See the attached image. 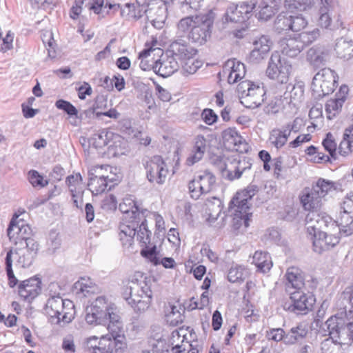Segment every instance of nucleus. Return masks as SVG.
I'll return each mask as SVG.
<instances>
[{
    "label": "nucleus",
    "mask_w": 353,
    "mask_h": 353,
    "mask_svg": "<svg viewBox=\"0 0 353 353\" xmlns=\"http://www.w3.org/2000/svg\"><path fill=\"white\" fill-rule=\"evenodd\" d=\"M152 299V292L150 294L142 296L141 299L136 301L135 304L131 305L134 311L137 313H142L147 310L150 305Z\"/></svg>",
    "instance_id": "54"
},
{
    "label": "nucleus",
    "mask_w": 353,
    "mask_h": 353,
    "mask_svg": "<svg viewBox=\"0 0 353 353\" xmlns=\"http://www.w3.org/2000/svg\"><path fill=\"white\" fill-rule=\"evenodd\" d=\"M256 3V5L258 4V8L260 9L258 14V18L260 20L268 21L277 12L275 9H273L271 6L265 3L261 0H260L259 3Z\"/></svg>",
    "instance_id": "53"
},
{
    "label": "nucleus",
    "mask_w": 353,
    "mask_h": 353,
    "mask_svg": "<svg viewBox=\"0 0 353 353\" xmlns=\"http://www.w3.org/2000/svg\"><path fill=\"white\" fill-rule=\"evenodd\" d=\"M330 50L323 46H314L310 48L306 54V60L314 69L325 65L331 59Z\"/></svg>",
    "instance_id": "17"
},
{
    "label": "nucleus",
    "mask_w": 353,
    "mask_h": 353,
    "mask_svg": "<svg viewBox=\"0 0 353 353\" xmlns=\"http://www.w3.org/2000/svg\"><path fill=\"white\" fill-rule=\"evenodd\" d=\"M124 213L123 222L119 225V237L123 245H132L137 234V241L143 247L141 250V255L154 265H158L159 261L157 257V245L151 243L152 233L147 228L143 212H140L138 207L134 203L132 210H125Z\"/></svg>",
    "instance_id": "1"
},
{
    "label": "nucleus",
    "mask_w": 353,
    "mask_h": 353,
    "mask_svg": "<svg viewBox=\"0 0 353 353\" xmlns=\"http://www.w3.org/2000/svg\"><path fill=\"white\" fill-rule=\"evenodd\" d=\"M270 40L267 36H261L253 42L254 48L262 54H267L270 50Z\"/></svg>",
    "instance_id": "56"
},
{
    "label": "nucleus",
    "mask_w": 353,
    "mask_h": 353,
    "mask_svg": "<svg viewBox=\"0 0 353 353\" xmlns=\"http://www.w3.org/2000/svg\"><path fill=\"white\" fill-rule=\"evenodd\" d=\"M203 0H179L178 6L184 14H190L193 10H197L201 7Z\"/></svg>",
    "instance_id": "48"
},
{
    "label": "nucleus",
    "mask_w": 353,
    "mask_h": 353,
    "mask_svg": "<svg viewBox=\"0 0 353 353\" xmlns=\"http://www.w3.org/2000/svg\"><path fill=\"white\" fill-rule=\"evenodd\" d=\"M179 65L176 57L166 54L165 57L161 56L160 59L155 61L152 70L158 75L165 78L177 71Z\"/></svg>",
    "instance_id": "19"
},
{
    "label": "nucleus",
    "mask_w": 353,
    "mask_h": 353,
    "mask_svg": "<svg viewBox=\"0 0 353 353\" xmlns=\"http://www.w3.org/2000/svg\"><path fill=\"white\" fill-rule=\"evenodd\" d=\"M117 201L113 194L105 196L102 201L101 207L104 210H114L117 208Z\"/></svg>",
    "instance_id": "63"
},
{
    "label": "nucleus",
    "mask_w": 353,
    "mask_h": 353,
    "mask_svg": "<svg viewBox=\"0 0 353 353\" xmlns=\"http://www.w3.org/2000/svg\"><path fill=\"white\" fill-rule=\"evenodd\" d=\"M322 145L324 149L329 152L330 157L334 159H337L336 143L331 132H328L326 134V137L323 139Z\"/></svg>",
    "instance_id": "49"
},
{
    "label": "nucleus",
    "mask_w": 353,
    "mask_h": 353,
    "mask_svg": "<svg viewBox=\"0 0 353 353\" xmlns=\"http://www.w3.org/2000/svg\"><path fill=\"white\" fill-rule=\"evenodd\" d=\"M311 236L313 240V250L319 254L330 250L339 242L336 236L328 234L327 231L317 233Z\"/></svg>",
    "instance_id": "20"
},
{
    "label": "nucleus",
    "mask_w": 353,
    "mask_h": 353,
    "mask_svg": "<svg viewBox=\"0 0 353 353\" xmlns=\"http://www.w3.org/2000/svg\"><path fill=\"white\" fill-rule=\"evenodd\" d=\"M56 107L58 109L64 110L70 116H77L78 111L77 108L70 102L59 99L56 102Z\"/></svg>",
    "instance_id": "60"
},
{
    "label": "nucleus",
    "mask_w": 353,
    "mask_h": 353,
    "mask_svg": "<svg viewBox=\"0 0 353 353\" xmlns=\"http://www.w3.org/2000/svg\"><path fill=\"white\" fill-rule=\"evenodd\" d=\"M338 76L330 68H323L313 77L312 90L316 98H321L334 92L337 86Z\"/></svg>",
    "instance_id": "5"
},
{
    "label": "nucleus",
    "mask_w": 353,
    "mask_h": 353,
    "mask_svg": "<svg viewBox=\"0 0 353 353\" xmlns=\"http://www.w3.org/2000/svg\"><path fill=\"white\" fill-rule=\"evenodd\" d=\"M99 324L106 326L109 333L108 334L119 346L126 347L125 338L124 336V332L123 329V323L121 321V318L119 314L116 312L110 314L108 317L107 321L103 323H99Z\"/></svg>",
    "instance_id": "14"
},
{
    "label": "nucleus",
    "mask_w": 353,
    "mask_h": 353,
    "mask_svg": "<svg viewBox=\"0 0 353 353\" xmlns=\"http://www.w3.org/2000/svg\"><path fill=\"white\" fill-rule=\"evenodd\" d=\"M334 50L338 57L348 60L353 56V41L341 38L337 40Z\"/></svg>",
    "instance_id": "36"
},
{
    "label": "nucleus",
    "mask_w": 353,
    "mask_h": 353,
    "mask_svg": "<svg viewBox=\"0 0 353 353\" xmlns=\"http://www.w3.org/2000/svg\"><path fill=\"white\" fill-rule=\"evenodd\" d=\"M252 263L258 270L263 273L268 272L272 267L271 257L266 252L256 251L252 257Z\"/></svg>",
    "instance_id": "33"
},
{
    "label": "nucleus",
    "mask_w": 353,
    "mask_h": 353,
    "mask_svg": "<svg viewBox=\"0 0 353 353\" xmlns=\"http://www.w3.org/2000/svg\"><path fill=\"white\" fill-rule=\"evenodd\" d=\"M256 6V3L253 1L230 6L226 12V19L234 23H244L250 19Z\"/></svg>",
    "instance_id": "13"
},
{
    "label": "nucleus",
    "mask_w": 353,
    "mask_h": 353,
    "mask_svg": "<svg viewBox=\"0 0 353 353\" xmlns=\"http://www.w3.org/2000/svg\"><path fill=\"white\" fill-rule=\"evenodd\" d=\"M89 182L88 186L93 194L97 195L103 193L106 190H110L116 184L112 179H108V176L103 175H94L92 172H89Z\"/></svg>",
    "instance_id": "22"
},
{
    "label": "nucleus",
    "mask_w": 353,
    "mask_h": 353,
    "mask_svg": "<svg viewBox=\"0 0 353 353\" xmlns=\"http://www.w3.org/2000/svg\"><path fill=\"white\" fill-rule=\"evenodd\" d=\"M210 218L216 219L222 211V202L216 198L213 197L208 199L205 203Z\"/></svg>",
    "instance_id": "44"
},
{
    "label": "nucleus",
    "mask_w": 353,
    "mask_h": 353,
    "mask_svg": "<svg viewBox=\"0 0 353 353\" xmlns=\"http://www.w3.org/2000/svg\"><path fill=\"white\" fill-rule=\"evenodd\" d=\"M169 52L172 57H176V60H187L196 54V50L192 47L188 46L187 42L182 39L174 41L170 46Z\"/></svg>",
    "instance_id": "21"
},
{
    "label": "nucleus",
    "mask_w": 353,
    "mask_h": 353,
    "mask_svg": "<svg viewBox=\"0 0 353 353\" xmlns=\"http://www.w3.org/2000/svg\"><path fill=\"white\" fill-rule=\"evenodd\" d=\"M224 70L229 71L228 81L230 84L236 83L239 80L243 79L245 74V65L235 59L228 60L224 66Z\"/></svg>",
    "instance_id": "29"
},
{
    "label": "nucleus",
    "mask_w": 353,
    "mask_h": 353,
    "mask_svg": "<svg viewBox=\"0 0 353 353\" xmlns=\"http://www.w3.org/2000/svg\"><path fill=\"white\" fill-rule=\"evenodd\" d=\"M303 96V90L300 85H294L292 84H289L286 87V91L284 93V99H290V103H293L294 105L296 103L301 101L302 97Z\"/></svg>",
    "instance_id": "41"
},
{
    "label": "nucleus",
    "mask_w": 353,
    "mask_h": 353,
    "mask_svg": "<svg viewBox=\"0 0 353 353\" xmlns=\"http://www.w3.org/2000/svg\"><path fill=\"white\" fill-rule=\"evenodd\" d=\"M145 7L140 5L136 6L134 3H127L124 8L121 9V15L138 20L147 12Z\"/></svg>",
    "instance_id": "38"
},
{
    "label": "nucleus",
    "mask_w": 353,
    "mask_h": 353,
    "mask_svg": "<svg viewBox=\"0 0 353 353\" xmlns=\"http://www.w3.org/2000/svg\"><path fill=\"white\" fill-rule=\"evenodd\" d=\"M345 100V96L343 95L334 99H330L325 105V110L329 114L328 119H331L332 117H335L338 114Z\"/></svg>",
    "instance_id": "42"
},
{
    "label": "nucleus",
    "mask_w": 353,
    "mask_h": 353,
    "mask_svg": "<svg viewBox=\"0 0 353 353\" xmlns=\"http://www.w3.org/2000/svg\"><path fill=\"white\" fill-rule=\"evenodd\" d=\"M18 217L16 214L13 216L7 229V234L10 241L21 248H23V243L30 238L32 230L23 221H17Z\"/></svg>",
    "instance_id": "10"
},
{
    "label": "nucleus",
    "mask_w": 353,
    "mask_h": 353,
    "mask_svg": "<svg viewBox=\"0 0 353 353\" xmlns=\"http://www.w3.org/2000/svg\"><path fill=\"white\" fill-rule=\"evenodd\" d=\"M265 94L263 87L258 85H254L243 97H240L241 103L247 108L254 109L258 108L264 101Z\"/></svg>",
    "instance_id": "23"
},
{
    "label": "nucleus",
    "mask_w": 353,
    "mask_h": 353,
    "mask_svg": "<svg viewBox=\"0 0 353 353\" xmlns=\"http://www.w3.org/2000/svg\"><path fill=\"white\" fill-rule=\"evenodd\" d=\"M286 290L288 292H292V290H301L304 287V279L299 269L295 267H290L285 274Z\"/></svg>",
    "instance_id": "28"
},
{
    "label": "nucleus",
    "mask_w": 353,
    "mask_h": 353,
    "mask_svg": "<svg viewBox=\"0 0 353 353\" xmlns=\"http://www.w3.org/2000/svg\"><path fill=\"white\" fill-rule=\"evenodd\" d=\"M116 312V308L108 301L105 296H99L92 303L90 310L85 316V321L89 324L103 323L107 321L110 314Z\"/></svg>",
    "instance_id": "8"
},
{
    "label": "nucleus",
    "mask_w": 353,
    "mask_h": 353,
    "mask_svg": "<svg viewBox=\"0 0 353 353\" xmlns=\"http://www.w3.org/2000/svg\"><path fill=\"white\" fill-rule=\"evenodd\" d=\"M301 203L305 210L317 211L322 205V198L314 188H305L301 196Z\"/></svg>",
    "instance_id": "24"
},
{
    "label": "nucleus",
    "mask_w": 353,
    "mask_h": 353,
    "mask_svg": "<svg viewBox=\"0 0 353 353\" xmlns=\"http://www.w3.org/2000/svg\"><path fill=\"white\" fill-rule=\"evenodd\" d=\"M245 276V269L241 265L231 267L228 274V279L231 283L243 281Z\"/></svg>",
    "instance_id": "52"
},
{
    "label": "nucleus",
    "mask_w": 353,
    "mask_h": 353,
    "mask_svg": "<svg viewBox=\"0 0 353 353\" xmlns=\"http://www.w3.org/2000/svg\"><path fill=\"white\" fill-rule=\"evenodd\" d=\"M199 61L195 62L194 57L187 59V60L183 61V63H180L183 69L188 73L193 74L199 68Z\"/></svg>",
    "instance_id": "64"
},
{
    "label": "nucleus",
    "mask_w": 353,
    "mask_h": 353,
    "mask_svg": "<svg viewBox=\"0 0 353 353\" xmlns=\"http://www.w3.org/2000/svg\"><path fill=\"white\" fill-rule=\"evenodd\" d=\"M334 222L336 223L340 231L346 236L353 233V213L340 212Z\"/></svg>",
    "instance_id": "32"
},
{
    "label": "nucleus",
    "mask_w": 353,
    "mask_h": 353,
    "mask_svg": "<svg viewBox=\"0 0 353 353\" xmlns=\"http://www.w3.org/2000/svg\"><path fill=\"white\" fill-rule=\"evenodd\" d=\"M320 33L318 28H315L311 32H303L298 34L300 40L303 44L304 48L316 41Z\"/></svg>",
    "instance_id": "55"
},
{
    "label": "nucleus",
    "mask_w": 353,
    "mask_h": 353,
    "mask_svg": "<svg viewBox=\"0 0 353 353\" xmlns=\"http://www.w3.org/2000/svg\"><path fill=\"white\" fill-rule=\"evenodd\" d=\"M338 150L339 154L343 157H346L353 152V126L345 129L343 139Z\"/></svg>",
    "instance_id": "37"
},
{
    "label": "nucleus",
    "mask_w": 353,
    "mask_h": 353,
    "mask_svg": "<svg viewBox=\"0 0 353 353\" xmlns=\"http://www.w3.org/2000/svg\"><path fill=\"white\" fill-rule=\"evenodd\" d=\"M290 20V15L288 16L286 14L283 13L279 14L274 21V30L279 33L291 30Z\"/></svg>",
    "instance_id": "46"
},
{
    "label": "nucleus",
    "mask_w": 353,
    "mask_h": 353,
    "mask_svg": "<svg viewBox=\"0 0 353 353\" xmlns=\"http://www.w3.org/2000/svg\"><path fill=\"white\" fill-rule=\"evenodd\" d=\"M196 178L199 182L198 185H199L200 191L203 194H207L213 190L216 183V177L212 173L205 170Z\"/></svg>",
    "instance_id": "35"
},
{
    "label": "nucleus",
    "mask_w": 353,
    "mask_h": 353,
    "mask_svg": "<svg viewBox=\"0 0 353 353\" xmlns=\"http://www.w3.org/2000/svg\"><path fill=\"white\" fill-rule=\"evenodd\" d=\"M311 4V0H285L284 1L285 8L291 12L305 10Z\"/></svg>",
    "instance_id": "47"
},
{
    "label": "nucleus",
    "mask_w": 353,
    "mask_h": 353,
    "mask_svg": "<svg viewBox=\"0 0 353 353\" xmlns=\"http://www.w3.org/2000/svg\"><path fill=\"white\" fill-rule=\"evenodd\" d=\"M41 278L38 275L34 276L21 281L18 286L19 295L23 300L31 303L42 291Z\"/></svg>",
    "instance_id": "15"
},
{
    "label": "nucleus",
    "mask_w": 353,
    "mask_h": 353,
    "mask_svg": "<svg viewBox=\"0 0 353 353\" xmlns=\"http://www.w3.org/2000/svg\"><path fill=\"white\" fill-rule=\"evenodd\" d=\"M145 170L146 177L150 183H164L168 170L165 168V163L161 156H154L146 163Z\"/></svg>",
    "instance_id": "11"
},
{
    "label": "nucleus",
    "mask_w": 353,
    "mask_h": 353,
    "mask_svg": "<svg viewBox=\"0 0 353 353\" xmlns=\"http://www.w3.org/2000/svg\"><path fill=\"white\" fill-rule=\"evenodd\" d=\"M292 63L278 52L272 54L266 69V75L270 79L286 84L292 72Z\"/></svg>",
    "instance_id": "6"
},
{
    "label": "nucleus",
    "mask_w": 353,
    "mask_h": 353,
    "mask_svg": "<svg viewBox=\"0 0 353 353\" xmlns=\"http://www.w3.org/2000/svg\"><path fill=\"white\" fill-rule=\"evenodd\" d=\"M215 14L210 10L205 14L188 16L181 19L177 25V33L182 37L188 32V39L199 45L204 44L210 37Z\"/></svg>",
    "instance_id": "2"
},
{
    "label": "nucleus",
    "mask_w": 353,
    "mask_h": 353,
    "mask_svg": "<svg viewBox=\"0 0 353 353\" xmlns=\"http://www.w3.org/2000/svg\"><path fill=\"white\" fill-rule=\"evenodd\" d=\"M156 50L158 52V54L159 53L162 54V50L161 48L153 49L152 48L145 49L139 53V58L141 59L139 66L141 70H145V71L150 70L151 69L152 70V68L154 65L155 61H152V63H150L149 62L150 61L149 58L150 57L151 52L156 51Z\"/></svg>",
    "instance_id": "43"
},
{
    "label": "nucleus",
    "mask_w": 353,
    "mask_h": 353,
    "mask_svg": "<svg viewBox=\"0 0 353 353\" xmlns=\"http://www.w3.org/2000/svg\"><path fill=\"white\" fill-rule=\"evenodd\" d=\"M61 244V239L59 236V233L56 230H52L49 232V238L48 240V252L53 254L57 249H59Z\"/></svg>",
    "instance_id": "50"
},
{
    "label": "nucleus",
    "mask_w": 353,
    "mask_h": 353,
    "mask_svg": "<svg viewBox=\"0 0 353 353\" xmlns=\"http://www.w3.org/2000/svg\"><path fill=\"white\" fill-rule=\"evenodd\" d=\"M291 30L293 32H299L306 27L307 24V20L301 15L296 16L290 15Z\"/></svg>",
    "instance_id": "57"
},
{
    "label": "nucleus",
    "mask_w": 353,
    "mask_h": 353,
    "mask_svg": "<svg viewBox=\"0 0 353 353\" xmlns=\"http://www.w3.org/2000/svg\"><path fill=\"white\" fill-rule=\"evenodd\" d=\"M281 51L283 56L295 57L304 49L299 36L284 38L279 41Z\"/></svg>",
    "instance_id": "25"
},
{
    "label": "nucleus",
    "mask_w": 353,
    "mask_h": 353,
    "mask_svg": "<svg viewBox=\"0 0 353 353\" xmlns=\"http://www.w3.org/2000/svg\"><path fill=\"white\" fill-rule=\"evenodd\" d=\"M114 136V133L107 129L94 132L90 139V143L96 148H102L108 145Z\"/></svg>",
    "instance_id": "34"
},
{
    "label": "nucleus",
    "mask_w": 353,
    "mask_h": 353,
    "mask_svg": "<svg viewBox=\"0 0 353 353\" xmlns=\"http://www.w3.org/2000/svg\"><path fill=\"white\" fill-rule=\"evenodd\" d=\"M94 285V283L90 278H81L79 281L74 283V289L76 290L77 294L83 293V295L85 296V293L90 292Z\"/></svg>",
    "instance_id": "51"
},
{
    "label": "nucleus",
    "mask_w": 353,
    "mask_h": 353,
    "mask_svg": "<svg viewBox=\"0 0 353 353\" xmlns=\"http://www.w3.org/2000/svg\"><path fill=\"white\" fill-rule=\"evenodd\" d=\"M352 311L350 309L337 313L329 318L326 322L328 334L343 349H346L352 343L353 339V319Z\"/></svg>",
    "instance_id": "4"
},
{
    "label": "nucleus",
    "mask_w": 353,
    "mask_h": 353,
    "mask_svg": "<svg viewBox=\"0 0 353 353\" xmlns=\"http://www.w3.org/2000/svg\"><path fill=\"white\" fill-rule=\"evenodd\" d=\"M236 194L229 203V211L234 210V220L236 219H240L243 220V223L245 228L249 226V221L250 220V216H252V213H249L248 211L250 209V206L248 204L247 199L243 198Z\"/></svg>",
    "instance_id": "18"
},
{
    "label": "nucleus",
    "mask_w": 353,
    "mask_h": 353,
    "mask_svg": "<svg viewBox=\"0 0 353 353\" xmlns=\"http://www.w3.org/2000/svg\"><path fill=\"white\" fill-rule=\"evenodd\" d=\"M292 303L288 310L297 314H306L313 306L315 299L313 296L307 295L301 290L290 292Z\"/></svg>",
    "instance_id": "12"
},
{
    "label": "nucleus",
    "mask_w": 353,
    "mask_h": 353,
    "mask_svg": "<svg viewBox=\"0 0 353 353\" xmlns=\"http://www.w3.org/2000/svg\"><path fill=\"white\" fill-rule=\"evenodd\" d=\"M252 159L245 157L232 156L227 159L222 170L223 176L230 181L248 176L251 174Z\"/></svg>",
    "instance_id": "7"
},
{
    "label": "nucleus",
    "mask_w": 353,
    "mask_h": 353,
    "mask_svg": "<svg viewBox=\"0 0 353 353\" xmlns=\"http://www.w3.org/2000/svg\"><path fill=\"white\" fill-rule=\"evenodd\" d=\"M165 316L166 322L171 326H177L182 323L184 319L177 307L172 305H169L166 307Z\"/></svg>",
    "instance_id": "39"
},
{
    "label": "nucleus",
    "mask_w": 353,
    "mask_h": 353,
    "mask_svg": "<svg viewBox=\"0 0 353 353\" xmlns=\"http://www.w3.org/2000/svg\"><path fill=\"white\" fill-rule=\"evenodd\" d=\"M305 224L308 234H315L326 232V229L335 226L332 219L325 213L317 211L310 212L305 217Z\"/></svg>",
    "instance_id": "9"
},
{
    "label": "nucleus",
    "mask_w": 353,
    "mask_h": 353,
    "mask_svg": "<svg viewBox=\"0 0 353 353\" xmlns=\"http://www.w3.org/2000/svg\"><path fill=\"white\" fill-rule=\"evenodd\" d=\"M123 350L108 334H105L100 338L96 350L90 353H123Z\"/></svg>",
    "instance_id": "31"
},
{
    "label": "nucleus",
    "mask_w": 353,
    "mask_h": 353,
    "mask_svg": "<svg viewBox=\"0 0 353 353\" xmlns=\"http://www.w3.org/2000/svg\"><path fill=\"white\" fill-rule=\"evenodd\" d=\"M118 127L119 130L128 135L137 136L132 126V121L130 119H123L119 121Z\"/></svg>",
    "instance_id": "61"
},
{
    "label": "nucleus",
    "mask_w": 353,
    "mask_h": 353,
    "mask_svg": "<svg viewBox=\"0 0 353 353\" xmlns=\"http://www.w3.org/2000/svg\"><path fill=\"white\" fill-rule=\"evenodd\" d=\"M290 129H286L283 131L279 129L273 130L270 136V141L271 143L276 148H281L287 142L288 138L290 134Z\"/></svg>",
    "instance_id": "40"
},
{
    "label": "nucleus",
    "mask_w": 353,
    "mask_h": 353,
    "mask_svg": "<svg viewBox=\"0 0 353 353\" xmlns=\"http://www.w3.org/2000/svg\"><path fill=\"white\" fill-rule=\"evenodd\" d=\"M206 142L207 141L203 135H198L195 138L192 152L186 160L187 165H192L203 158L207 148Z\"/></svg>",
    "instance_id": "30"
},
{
    "label": "nucleus",
    "mask_w": 353,
    "mask_h": 353,
    "mask_svg": "<svg viewBox=\"0 0 353 353\" xmlns=\"http://www.w3.org/2000/svg\"><path fill=\"white\" fill-rule=\"evenodd\" d=\"M287 331H285L282 328L272 329L268 332V337L269 339L274 340L275 341H283L285 343V336Z\"/></svg>",
    "instance_id": "62"
},
{
    "label": "nucleus",
    "mask_w": 353,
    "mask_h": 353,
    "mask_svg": "<svg viewBox=\"0 0 353 353\" xmlns=\"http://www.w3.org/2000/svg\"><path fill=\"white\" fill-rule=\"evenodd\" d=\"M28 180L35 188L41 189L44 187L43 177L36 170H31L28 172Z\"/></svg>",
    "instance_id": "59"
},
{
    "label": "nucleus",
    "mask_w": 353,
    "mask_h": 353,
    "mask_svg": "<svg viewBox=\"0 0 353 353\" xmlns=\"http://www.w3.org/2000/svg\"><path fill=\"white\" fill-rule=\"evenodd\" d=\"M65 174L64 169L60 165H56L53 168L52 172L49 174V179L46 180V186L49 183H54L57 181H60Z\"/></svg>",
    "instance_id": "58"
},
{
    "label": "nucleus",
    "mask_w": 353,
    "mask_h": 353,
    "mask_svg": "<svg viewBox=\"0 0 353 353\" xmlns=\"http://www.w3.org/2000/svg\"><path fill=\"white\" fill-rule=\"evenodd\" d=\"M74 309L73 303L68 299H63L59 295L50 294L46 303V316L48 322L52 327L54 335H59L63 327L72 321Z\"/></svg>",
    "instance_id": "3"
},
{
    "label": "nucleus",
    "mask_w": 353,
    "mask_h": 353,
    "mask_svg": "<svg viewBox=\"0 0 353 353\" xmlns=\"http://www.w3.org/2000/svg\"><path fill=\"white\" fill-rule=\"evenodd\" d=\"M319 194L323 198L329 192L335 191L336 190V184L334 182L326 181L323 179H320L316 182V185H313Z\"/></svg>",
    "instance_id": "45"
},
{
    "label": "nucleus",
    "mask_w": 353,
    "mask_h": 353,
    "mask_svg": "<svg viewBox=\"0 0 353 353\" xmlns=\"http://www.w3.org/2000/svg\"><path fill=\"white\" fill-rule=\"evenodd\" d=\"M223 144L230 150H236L239 153L248 152L250 146L245 140L238 133L235 128H229L221 134Z\"/></svg>",
    "instance_id": "16"
},
{
    "label": "nucleus",
    "mask_w": 353,
    "mask_h": 353,
    "mask_svg": "<svg viewBox=\"0 0 353 353\" xmlns=\"http://www.w3.org/2000/svg\"><path fill=\"white\" fill-rule=\"evenodd\" d=\"M308 334V326L305 322H300L287 331L285 344L294 345L305 339Z\"/></svg>",
    "instance_id": "27"
},
{
    "label": "nucleus",
    "mask_w": 353,
    "mask_h": 353,
    "mask_svg": "<svg viewBox=\"0 0 353 353\" xmlns=\"http://www.w3.org/2000/svg\"><path fill=\"white\" fill-rule=\"evenodd\" d=\"M151 292L150 287L147 283H144V286H139L137 284L127 285L123 293V297L131 306L135 304L139 299H141L142 296L150 294Z\"/></svg>",
    "instance_id": "26"
}]
</instances>
